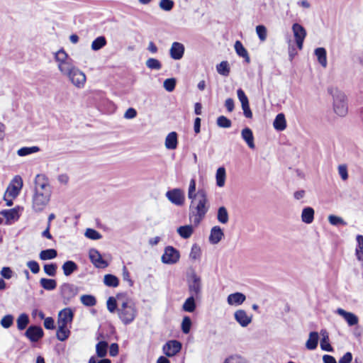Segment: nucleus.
Segmentation results:
<instances>
[{
    "label": "nucleus",
    "mask_w": 363,
    "mask_h": 363,
    "mask_svg": "<svg viewBox=\"0 0 363 363\" xmlns=\"http://www.w3.org/2000/svg\"><path fill=\"white\" fill-rule=\"evenodd\" d=\"M209 203L207 192L203 188L199 189V200L197 203H190L189 218H194V223L197 225L204 218L208 211Z\"/></svg>",
    "instance_id": "f257e3e1"
},
{
    "label": "nucleus",
    "mask_w": 363,
    "mask_h": 363,
    "mask_svg": "<svg viewBox=\"0 0 363 363\" xmlns=\"http://www.w3.org/2000/svg\"><path fill=\"white\" fill-rule=\"evenodd\" d=\"M328 91L333 96V109L335 113L342 117L345 116L348 111L345 94L333 87L328 88Z\"/></svg>",
    "instance_id": "f03ea898"
},
{
    "label": "nucleus",
    "mask_w": 363,
    "mask_h": 363,
    "mask_svg": "<svg viewBox=\"0 0 363 363\" xmlns=\"http://www.w3.org/2000/svg\"><path fill=\"white\" fill-rule=\"evenodd\" d=\"M187 286L190 295L201 296L202 282L201 278L194 271L187 274Z\"/></svg>",
    "instance_id": "7ed1b4c3"
},
{
    "label": "nucleus",
    "mask_w": 363,
    "mask_h": 363,
    "mask_svg": "<svg viewBox=\"0 0 363 363\" xmlns=\"http://www.w3.org/2000/svg\"><path fill=\"white\" fill-rule=\"evenodd\" d=\"M119 318L125 325L131 323L136 316V309L133 305H129L127 302H123L121 308L118 309Z\"/></svg>",
    "instance_id": "20e7f679"
},
{
    "label": "nucleus",
    "mask_w": 363,
    "mask_h": 363,
    "mask_svg": "<svg viewBox=\"0 0 363 363\" xmlns=\"http://www.w3.org/2000/svg\"><path fill=\"white\" fill-rule=\"evenodd\" d=\"M50 191H40L37 190L33 196V208L35 212L42 211L48 203Z\"/></svg>",
    "instance_id": "39448f33"
},
{
    "label": "nucleus",
    "mask_w": 363,
    "mask_h": 363,
    "mask_svg": "<svg viewBox=\"0 0 363 363\" xmlns=\"http://www.w3.org/2000/svg\"><path fill=\"white\" fill-rule=\"evenodd\" d=\"M60 294L65 305L69 303L71 300L78 294L79 288L73 284L64 283L60 287Z\"/></svg>",
    "instance_id": "423d86ee"
},
{
    "label": "nucleus",
    "mask_w": 363,
    "mask_h": 363,
    "mask_svg": "<svg viewBox=\"0 0 363 363\" xmlns=\"http://www.w3.org/2000/svg\"><path fill=\"white\" fill-rule=\"evenodd\" d=\"M180 258L179 251L173 246H167L164 248L161 259L164 264H176Z\"/></svg>",
    "instance_id": "0eeeda50"
},
{
    "label": "nucleus",
    "mask_w": 363,
    "mask_h": 363,
    "mask_svg": "<svg viewBox=\"0 0 363 363\" xmlns=\"http://www.w3.org/2000/svg\"><path fill=\"white\" fill-rule=\"evenodd\" d=\"M74 311L69 307L62 309L58 313L57 324L60 325L71 327L72 323L74 320Z\"/></svg>",
    "instance_id": "6e6552de"
},
{
    "label": "nucleus",
    "mask_w": 363,
    "mask_h": 363,
    "mask_svg": "<svg viewBox=\"0 0 363 363\" xmlns=\"http://www.w3.org/2000/svg\"><path fill=\"white\" fill-rule=\"evenodd\" d=\"M166 197L173 204L181 206L184 204L185 196L183 191L179 188H174L166 192Z\"/></svg>",
    "instance_id": "1a4fd4ad"
},
{
    "label": "nucleus",
    "mask_w": 363,
    "mask_h": 363,
    "mask_svg": "<svg viewBox=\"0 0 363 363\" xmlns=\"http://www.w3.org/2000/svg\"><path fill=\"white\" fill-rule=\"evenodd\" d=\"M182 343L177 340L167 341L162 347V350L166 357H172L177 354L182 350Z\"/></svg>",
    "instance_id": "9d476101"
},
{
    "label": "nucleus",
    "mask_w": 363,
    "mask_h": 363,
    "mask_svg": "<svg viewBox=\"0 0 363 363\" xmlns=\"http://www.w3.org/2000/svg\"><path fill=\"white\" fill-rule=\"evenodd\" d=\"M24 335L30 342H36L43 338L44 331L41 326L31 325L26 329Z\"/></svg>",
    "instance_id": "9b49d317"
},
{
    "label": "nucleus",
    "mask_w": 363,
    "mask_h": 363,
    "mask_svg": "<svg viewBox=\"0 0 363 363\" xmlns=\"http://www.w3.org/2000/svg\"><path fill=\"white\" fill-rule=\"evenodd\" d=\"M292 30L295 38L296 46L299 50L303 48L304 39L306 36V30L303 26L298 23H294L292 26Z\"/></svg>",
    "instance_id": "f8f14e48"
},
{
    "label": "nucleus",
    "mask_w": 363,
    "mask_h": 363,
    "mask_svg": "<svg viewBox=\"0 0 363 363\" xmlns=\"http://www.w3.org/2000/svg\"><path fill=\"white\" fill-rule=\"evenodd\" d=\"M23 186V179L21 176L16 175L13 177L11 183L7 188L6 193L12 198H16L19 194Z\"/></svg>",
    "instance_id": "ddd939ff"
},
{
    "label": "nucleus",
    "mask_w": 363,
    "mask_h": 363,
    "mask_svg": "<svg viewBox=\"0 0 363 363\" xmlns=\"http://www.w3.org/2000/svg\"><path fill=\"white\" fill-rule=\"evenodd\" d=\"M89 257L91 262L96 268H106L108 266V263L103 259L101 253L96 249H91L89 252Z\"/></svg>",
    "instance_id": "4468645a"
},
{
    "label": "nucleus",
    "mask_w": 363,
    "mask_h": 363,
    "mask_svg": "<svg viewBox=\"0 0 363 363\" xmlns=\"http://www.w3.org/2000/svg\"><path fill=\"white\" fill-rule=\"evenodd\" d=\"M185 51L184 45L179 42H174L169 49V55L174 60H181Z\"/></svg>",
    "instance_id": "2eb2a0df"
},
{
    "label": "nucleus",
    "mask_w": 363,
    "mask_h": 363,
    "mask_svg": "<svg viewBox=\"0 0 363 363\" xmlns=\"http://www.w3.org/2000/svg\"><path fill=\"white\" fill-rule=\"evenodd\" d=\"M234 318L243 328L247 327L252 322V315H248L242 309L237 310L234 313Z\"/></svg>",
    "instance_id": "dca6fc26"
},
{
    "label": "nucleus",
    "mask_w": 363,
    "mask_h": 363,
    "mask_svg": "<svg viewBox=\"0 0 363 363\" xmlns=\"http://www.w3.org/2000/svg\"><path fill=\"white\" fill-rule=\"evenodd\" d=\"M20 208V206H16L11 209H5L1 211L0 214L6 218V224H10L12 221L17 220L19 218Z\"/></svg>",
    "instance_id": "f3484780"
},
{
    "label": "nucleus",
    "mask_w": 363,
    "mask_h": 363,
    "mask_svg": "<svg viewBox=\"0 0 363 363\" xmlns=\"http://www.w3.org/2000/svg\"><path fill=\"white\" fill-rule=\"evenodd\" d=\"M336 313L345 319L349 326H354L358 323V317L353 313L346 311L341 308H337Z\"/></svg>",
    "instance_id": "a211bd4d"
},
{
    "label": "nucleus",
    "mask_w": 363,
    "mask_h": 363,
    "mask_svg": "<svg viewBox=\"0 0 363 363\" xmlns=\"http://www.w3.org/2000/svg\"><path fill=\"white\" fill-rule=\"evenodd\" d=\"M71 82L77 87H81L86 82L85 74L79 69H74L68 77Z\"/></svg>",
    "instance_id": "6ab92c4d"
},
{
    "label": "nucleus",
    "mask_w": 363,
    "mask_h": 363,
    "mask_svg": "<svg viewBox=\"0 0 363 363\" xmlns=\"http://www.w3.org/2000/svg\"><path fill=\"white\" fill-rule=\"evenodd\" d=\"M223 237L224 233L223 229L219 225H216L211 229L208 240L211 244L216 245Z\"/></svg>",
    "instance_id": "aec40b11"
},
{
    "label": "nucleus",
    "mask_w": 363,
    "mask_h": 363,
    "mask_svg": "<svg viewBox=\"0 0 363 363\" xmlns=\"http://www.w3.org/2000/svg\"><path fill=\"white\" fill-rule=\"evenodd\" d=\"M245 300L246 296L242 292H235L229 294L227 297V303L230 306H240Z\"/></svg>",
    "instance_id": "412c9836"
},
{
    "label": "nucleus",
    "mask_w": 363,
    "mask_h": 363,
    "mask_svg": "<svg viewBox=\"0 0 363 363\" xmlns=\"http://www.w3.org/2000/svg\"><path fill=\"white\" fill-rule=\"evenodd\" d=\"M241 137L250 149H255V138L252 130L248 128H244L241 131Z\"/></svg>",
    "instance_id": "4be33fe9"
},
{
    "label": "nucleus",
    "mask_w": 363,
    "mask_h": 363,
    "mask_svg": "<svg viewBox=\"0 0 363 363\" xmlns=\"http://www.w3.org/2000/svg\"><path fill=\"white\" fill-rule=\"evenodd\" d=\"M200 298V297L190 295L184 302L182 305V310L188 313L194 312L197 306L196 301Z\"/></svg>",
    "instance_id": "5701e85b"
},
{
    "label": "nucleus",
    "mask_w": 363,
    "mask_h": 363,
    "mask_svg": "<svg viewBox=\"0 0 363 363\" xmlns=\"http://www.w3.org/2000/svg\"><path fill=\"white\" fill-rule=\"evenodd\" d=\"M165 147L167 150H173L178 145V134L175 131L169 133L165 138Z\"/></svg>",
    "instance_id": "b1692460"
},
{
    "label": "nucleus",
    "mask_w": 363,
    "mask_h": 363,
    "mask_svg": "<svg viewBox=\"0 0 363 363\" xmlns=\"http://www.w3.org/2000/svg\"><path fill=\"white\" fill-rule=\"evenodd\" d=\"M234 48L236 54L239 57H243L247 63H249L250 62V58L248 52L240 40L235 41Z\"/></svg>",
    "instance_id": "393cba45"
},
{
    "label": "nucleus",
    "mask_w": 363,
    "mask_h": 363,
    "mask_svg": "<svg viewBox=\"0 0 363 363\" xmlns=\"http://www.w3.org/2000/svg\"><path fill=\"white\" fill-rule=\"evenodd\" d=\"M319 340L318 332L312 331L309 333L308 339L306 342V347L309 350H314L317 348Z\"/></svg>",
    "instance_id": "a878e982"
},
{
    "label": "nucleus",
    "mask_w": 363,
    "mask_h": 363,
    "mask_svg": "<svg viewBox=\"0 0 363 363\" xmlns=\"http://www.w3.org/2000/svg\"><path fill=\"white\" fill-rule=\"evenodd\" d=\"M314 210L312 207L307 206L303 208L301 220L306 224H311L314 220Z\"/></svg>",
    "instance_id": "bb28decb"
},
{
    "label": "nucleus",
    "mask_w": 363,
    "mask_h": 363,
    "mask_svg": "<svg viewBox=\"0 0 363 363\" xmlns=\"http://www.w3.org/2000/svg\"><path fill=\"white\" fill-rule=\"evenodd\" d=\"M273 125L275 130L282 131L286 128V121L283 113H278L274 121Z\"/></svg>",
    "instance_id": "cd10ccee"
},
{
    "label": "nucleus",
    "mask_w": 363,
    "mask_h": 363,
    "mask_svg": "<svg viewBox=\"0 0 363 363\" xmlns=\"http://www.w3.org/2000/svg\"><path fill=\"white\" fill-rule=\"evenodd\" d=\"M63 273L66 277H69L74 272L77 271L78 265L72 260H67L62 266Z\"/></svg>",
    "instance_id": "c85d7f7f"
},
{
    "label": "nucleus",
    "mask_w": 363,
    "mask_h": 363,
    "mask_svg": "<svg viewBox=\"0 0 363 363\" xmlns=\"http://www.w3.org/2000/svg\"><path fill=\"white\" fill-rule=\"evenodd\" d=\"M71 334L68 326L58 325L56 333L57 339L61 342L67 340Z\"/></svg>",
    "instance_id": "c756f323"
},
{
    "label": "nucleus",
    "mask_w": 363,
    "mask_h": 363,
    "mask_svg": "<svg viewBox=\"0 0 363 363\" xmlns=\"http://www.w3.org/2000/svg\"><path fill=\"white\" fill-rule=\"evenodd\" d=\"M314 54L317 57L318 62L323 67H327V52L324 48H317L314 50Z\"/></svg>",
    "instance_id": "7c9ffc66"
},
{
    "label": "nucleus",
    "mask_w": 363,
    "mask_h": 363,
    "mask_svg": "<svg viewBox=\"0 0 363 363\" xmlns=\"http://www.w3.org/2000/svg\"><path fill=\"white\" fill-rule=\"evenodd\" d=\"M179 236L184 239L189 238L194 233V228L191 225L179 226L177 230Z\"/></svg>",
    "instance_id": "2f4dec72"
},
{
    "label": "nucleus",
    "mask_w": 363,
    "mask_h": 363,
    "mask_svg": "<svg viewBox=\"0 0 363 363\" xmlns=\"http://www.w3.org/2000/svg\"><path fill=\"white\" fill-rule=\"evenodd\" d=\"M35 191L37 190H39L40 191H50L47 189L48 186V182L45 181V177L43 175L38 174L35 179Z\"/></svg>",
    "instance_id": "473e14b6"
},
{
    "label": "nucleus",
    "mask_w": 363,
    "mask_h": 363,
    "mask_svg": "<svg viewBox=\"0 0 363 363\" xmlns=\"http://www.w3.org/2000/svg\"><path fill=\"white\" fill-rule=\"evenodd\" d=\"M40 286L47 291H52L57 287V281L53 279L41 278L40 279Z\"/></svg>",
    "instance_id": "72a5a7b5"
},
{
    "label": "nucleus",
    "mask_w": 363,
    "mask_h": 363,
    "mask_svg": "<svg viewBox=\"0 0 363 363\" xmlns=\"http://www.w3.org/2000/svg\"><path fill=\"white\" fill-rule=\"evenodd\" d=\"M57 256V252L53 248L43 250L39 254V258L43 261L53 259L56 258Z\"/></svg>",
    "instance_id": "f704fd0d"
},
{
    "label": "nucleus",
    "mask_w": 363,
    "mask_h": 363,
    "mask_svg": "<svg viewBox=\"0 0 363 363\" xmlns=\"http://www.w3.org/2000/svg\"><path fill=\"white\" fill-rule=\"evenodd\" d=\"M357 245L355 250L357 259L362 262L363 266V235H357L356 237Z\"/></svg>",
    "instance_id": "c9c22d12"
},
{
    "label": "nucleus",
    "mask_w": 363,
    "mask_h": 363,
    "mask_svg": "<svg viewBox=\"0 0 363 363\" xmlns=\"http://www.w3.org/2000/svg\"><path fill=\"white\" fill-rule=\"evenodd\" d=\"M108 345V342L105 340L99 341L96 345V355L100 357H104L107 354V349Z\"/></svg>",
    "instance_id": "e433bc0d"
},
{
    "label": "nucleus",
    "mask_w": 363,
    "mask_h": 363,
    "mask_svg": "<svg viewBox=\"0 0 363 363\" xmlns=\"http://www.w3.org/2000/svg\"><path fill=\"white\" fill-rule=\"evenodd\" d=\"M217 219L219 223L226 224L229 220V215L225 206H220L217 211Z\"/></svg>",
    "instance_id": "4c0bfd02"
},
{
    "label": "nucleus",
    "mask_w": 363,
    "mask_h": 363,
    "mask_svg": "<svg viewBox=\"0 0 363 363\" xmlns=\"http://www.w3.org/2000/svg\"><path fill=\"white\" fill-rule=\"evenodd\" d=\"M226 177V172L224 167H220L218 168L216 174V185L219 187H222L225 184Z\"/></svg>",
    "instance_id": "58836bf2"
},
{
    "label": "nucleus",
    "mask_w": 363,
    "mask_h": 363,
    "mask_svg": "<svg viewBox=\"0 0 363 363\" xmlns=\"http://www.w3.org/2000/svg\"><path fill=\"white\" fill-rule=\"evenodd\" d=\"M29 316L27 313H23L20 314L16 320L17 328L19 330L26 329L29 324Z\"/></svg>",
    "instance_id": "ea45409f"
},
{
    "label": "nucleus",
    "mask_w": 363,
    "mask_h": 363,
    "mask_svg": "<svg viewBox=\"0 0 363 363\" xmlns=\"http://www.w3.org/2000/svg\"><path fill=\"white\" fill-rule=\"evenodd\" d=\"M104 283L109 287H117L119 285L118 278L111 274H107L104 277Z\"/></svg>",
    "instance_id": "a19ab883"
},
{
    "label": "nucleus",
    "mask_w": 363,
    "mask_h": 363,
    "mask_svg": "<svg viewBox=\"0 0 363 363\" xmlns=\"http://www.w3.org/2000/svg\"><path fill=\"white\" fill-rule=\"evenodd\" d=\"M218 73L222 76L228 77L230 72V65L228 61H222L216 65Z\"/></svg>",
    "instance_id": "79ce46f5"
},
{
    "label": "nucleus",
    "mask_w": 363,
    "mask_h": 363,
    "mask_svg": "<svg viewBox=\"0 0 363 363\" xmlns=\"http://www.w3.org/2000/svg\"><path fill=\"white\" fill-rule=\"evenodd\" d=\"M40 151V147L38 146L23 147L18 150L17 154L20 157H25Z\"/></svg>",
    "instance_id": "37998d69"
},
{
    "label": "nucleus",
    "mask_w": 363,
    "mask_h": 363,
    "mask_svg": "<svg viewBox=\"0 0 363 363\" xmlns=\"http://www.w3.org/2000/svg\"><path fill=\"white\" fill-rule=\"evenodd\" d=\"M106 45V39L104 36L101 35L96 38L91 43V49L94 51L101 50Z\"/></svg>",
    "instance_id": "c03bdc74"
},
{
    "label": "nucleus",
    "mask_w": 363,
    "mask_h": 363,
    "mask_svg": "<svg viewBox=\"0 0 363 363\" xmlns=\"http://www.w3.org/2000/svg\"><path fill=\"white\" fill-rule=\"evenodd\" d=\"M80 301L82 303L87 307H91L96 304V298L91 294H84L81 296Z\"/></svg>",
    "instance_id": "a18cd8bd"
},
{
    "label": "nucleus",
    "mask_w": 363,
    "mask_h": 363,
    "mask_svg": "<svg viewBox=\"0 0 363 363\" xmlns=\"http://www.w3.org/2000/svg\"><path fill=\"white\" fill-rule=\"evenodd\" d=\"M57 265L55 262L45 264L43 266L44 272L50 277H55L57 273Z\"/></svg>",
    "instance_id": "49530a36"
},
{
    "label": "nucleus",
    "mask_w": 363,
    "mask_h": 363,
    "mask_svg": "<svg viewBox=\"0 0 363 363\" xmlns=\"http://www.w3.org/2000/svg\"><path fill=\"white\" fill-rule=\"evenodd\" d=\"M192 325V321L189 316H184L183 318L182 325H181V330L184 334H189L191 330V328Z\"/></svg>",
    "instance_id": "de8ad7c7"
},
{
    "label": "nucleus",
    "mask_w": 363,
    "mask_h": 363,
    "mask_svg": "<svg viewBox=\"0 0 363 363\" xmlns=\"http://www.w3.org/2000/svg\"><path fill=\"white\" fill-rule=\"evenodd\" d=\"M145 65L147 67L152 70H160L162 68V63L161 62L156 59V58H149L146 62Z\"/></svg>",
    "instance_id": "09e8293b"
},
{
    "label": "nucleus",
    "mask_w": 363,
    "mask_h": 363,
    "mask_svg": "<svg viewBox=\"0 0 363 363\" xmlns=\"http://www.w3.org/2000/svg\"><path fill=\"white\" fill-rule=\"evenodd\" d=\"M217 125L220 128H229L232 125V121L225 116H220L216 120Z\"/></svg>",
    "instance_id": "8fccbe9b"
},
{
    "label": "nucleus",
    "mask_w": 363,
    "mask_h": 363,
    "mask_svg": "<svg viewBox=\"0 0 363 363\" xmlns=\"http://www.w3.org/2000/svg\"><path fill=\"white\" fill-rule=\"evenodd\" d=\"M13 315L11 314H7L1 318L0 324L4 328L8 329L12 326V325L13 324Z\"/></svg>",
    "instance_id": "3c124183"
},
{
    "label": "nucleus",
    "mask_w": 363,
    "mask_h": 363,
    "mask_svg": "<svg viewBox=\"0 0 363 363\" xmlns=\"http://www.w3.org/2000/svg\"><path fill=\"white\" fill-rule=\"evenodd\" d=\"M84 235L92 240H97L102 238L101 234L94 228H87Z\"/></svg>",
    "instance_id": "603ef678"
},
{
    "label": "nucleus",
    "mask_w": 363,
    "mask_h": 363,
    "mask_svg": "<svg viewBox=\"0 0 363 363\" xmlns=\"http://www.w3.org/2000/svg\"><path fill=\"white\" fill-rule=\"evenodd\" d=\"M58 67L61 72L67 75L68 77L70 75L72 71L77 69L69 65L67 62L60 63Z\"/></svg>",
    "instance_id": "864d4df0"
},
{
    "label": "nucleus",
    "mask_w": 363,
    "mask_h": 363,
    "mask_svg": "<svg viewBox=\"0 0 363 363\" xmlns=\"http://www.w3.org/2000/svg\"><path fill=\"white\" fill-rule=\"evenodd\" d=\"M177 84V80L175 78H168L164 81L163 86L166 91L172 92L174 90Z\"/></svg>",
    "instance_id": "5fc2aeb1"
},
{
    "label": "nucleus",
    "mask_w": 363,
    "mask_h": 363,
    "mask_svg": "<svg viewBox=\"0 0 363 363\" xmlns=\"http://www.w3.org/2000/svg\"><path fill=\"white\" fill-rule=\"evenodd\" d=\"M223 363H247L245 357L239 354L230 355L226 358Z\"/></svg>",
    "instance_id": "6e6d98bb"
},
{
    "label": "nucleus",
    "mask_w": 363,
    "mask_h": 363,
    "mask_svg": "<svg viewBox=\"0 0 363 363\" xmlns=\"http://www.w3.org/2000/svg\"><path fill=\"white\" fill-rule=\"evenodd\" d=\"M329 223L335 226H337L340 225H346L347 223L340 216L335 215H330L328 216Z\"/></svg>",
    "instance_id": "4d7b16f0"
},
{
    "label": "nucleus",
    "mask_w": 363,
    "mask_h": 363,
    "mask_svg": "<svg viewBox=\"0 0 363 363\" xmlns=\"http://www.w3.org/2000/svg\"><path fill=\"white\" fill-rule=\"evenodd\" d=\"M256 33L261 41H264L267 38V30L264 25H258L256 26Z\"/></svg>",
    "instance_id": "13d9d810"
},
{
    "label": "nucleus",
    "mask_w": 363,
    "mask_h": 363,
    "mask_svg": "<svg viewBox=\"0 0 363 363\" xmlns=\"http://www.w3.org/2000/svg\"><path fill=\"white\" fill-rule=\"evenodd\" d=\"M174 3L172 0H160L159 6L160 9L165 11H171L174 7Z\"/></svg>",
    "instance_id": "bf43d9fd"
},
{
    "label": "nucleus",
    "mask_w": 363,
    "mask_h": 363,
    "mask_svg": "<svg viewBox=\"0 0 363 363\" xmlns=\"http://www.w3.org/2000/svg\"><path fill=\"white\" fill-rule=\"evenodd\" d=\"M320 348L323 351L333 352L334 351L333 347L331 346L330 343V339L321 338L320 340Z\"/></svg>",
    "instance_id": "052dcab7"
},
{
    "label": "nucleus",
    "mask_w": 363,
    "mask_h": 363,
    "mask_svg": "<svg viewBox=\"0 0 363 363\" xmlns=\"http://www.w3.org/2000/svg\"><path fill=\"white\" fill-rule=\"evenodd\" d=\"M67 57L68 55L62 48L55 53V60L59 64L67 62Z\"/></svg>",
    "instance_id": "680f3d73"
},
{
    "label": "nucleus",
    "mask_w": 363,
    "mask_h": 363,
    "mask_svg": "<svg viewBox=\"0 0 363 363\" xmlns=\"http://www.w3.org/2000/svg\"><path fill=\"white\" fill-rule=\"evenodd\" d=\"M107 308L111 313H114L117 310V302L113 296H110L106 301Z\"/></svg>",
    "instance_id": "e2e57ef3"
},
{
    "label": "nucleus",
    "mask_w": 363,
    "mask_h": 363,
    "mask_svg": "<svg viewBox=\"0 0 363 363\" xmlns=\"http://www.w3.org/2000/svg\"><path fill=\"white\" fill-rule=\"evenodd\" d=\"M237 95H238V98L240 102L241 103V106L250 104L249 99H248L247 95L245 94V91L241 88H239L237 90Z\"/></svg>",
    "instance_id": "0e129e2a"
},
{
    "label": "nucleus",
    "mask_w": 363,
    "mask_h": 363,
    "mask_svg": "<svg viewBox=\"0 0 363 363\" xmlns=\"http://www.w3.org/2000/svg\"><path fill=\"white\" fill-rule=\"evenodd\" d=\"M26 265L33 274H38L40 270L38 262L35 260L28 261Z\"/></svg>",
    "instance_id": "69168bd1"
},
{
    "label": "nucleus",
    "mask_w": 363,
    "mask_h": 363,
    "mask_svg": "<svg viewBox=\"0 0 363 363\" xmlns=\"http://www.w3.org/2000/svg\"><path fill=\"white\" fill-rule=\"evenodd\" d=\"M0 274L4 279H10L13 277V272L11 267H2Z\"/></svg>",
    "instance_id": "338daca9"
},
{
    "label": "nucleus",
    "mask_w": 363,
    "mask_h": 363,
    "mask_svg": "<svg viewBox=\"0 0 363 363\" xmlns=\"http://www.w3.org/2000/svg\"><path fill=\"white\" fill-rule=\"evenodd\" d=\"M338 173L343 181H345L348 179L347 167L345 164L339 165Z\"/></svg>",
    "instance_id": "774afa93"
}]
</instances>
